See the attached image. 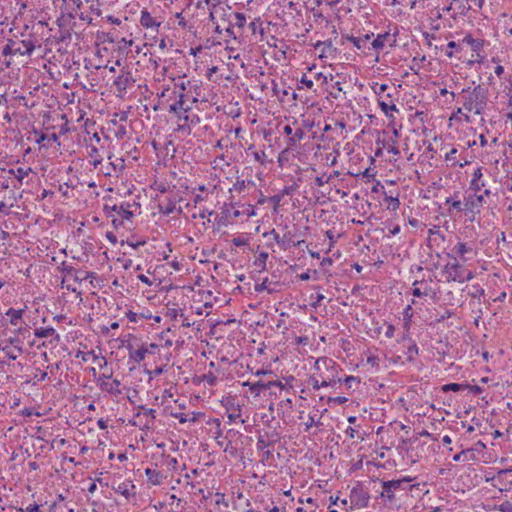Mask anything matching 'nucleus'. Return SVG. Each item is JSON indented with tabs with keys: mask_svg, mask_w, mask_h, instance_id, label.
<instances>
[{
	"mask_svg": "<svg viewBox=\"0 0 512 512\" xmlns=\"http://www.w3.org/2000/svg\"><path fill=\"white\" fill-rule=\"evenodd\" d=\"M463 95V107L467 111H474L475 114L481 115L488 102V89L483 85H477L473 89L467 87L462 89Z\"/></svg>",
	"mask_w": 512,
	"mask_h": 512,
	"instance_id": "1",
	"label": "nucleus"
},
{
	"mask_svg": "<svg viewBox=\"0 0 512 512\" xmlns=\"http://www.w3.org/2000/svg\"><path fill=\"white\" fill-rule=\"evenodd\" d=\"M232 19L233 12L230 6H226L222 11H219V20L216 21L215 33L221 34L224 31L227 37L237 40L241 34H238L232 28Z\"/></svg>",
	"mask_w": 512,
	"mask_h": 512,
	"instance_id": "2",
	"label": "nucleus"
},
{
	"mask_svg": "<svg viewBox=\"0 0 512 512\" xmlns=\"http://www.w3.org/2000/svg\"><path fill=\"white\" fill-rule=\"evenodd\" d=\"M35 49V43L32 39L25 40H13L9 39L7 44L4 46L2 54L8 55H21L30 56Z\"/></svg>",
	"mask_w": 512,
	"mask_h": 512,
	"instance_id": "3",
	"label": "nucleus"
},
{
	"mask_svg": "<svg viewBox=\"0 0 512 512\" xmlns=\"http://www.w3.org/2000/svg\"><path fill=\"white\" fill-rule=\"evenodd\" d=\"M182 201L183 198L180 195V192L177 190H171L170 194L159 203V211L164 215H170L174 212H178V214H181L183 212L182 207L179 206L177 208L176 204Z\"/></svg>",
	"mask_w": 512,
	"mask_h": 512,
	"instance_id": "4",
	"label": "nucleus"
},
{
	"mask_svg": "<svg viewBox=\"0 0 512 512\" xmlns=\"http://www.w3.org/2000/svg\"><path fill=\"white\" fill-rule=\"evenodd\" d=\"M444 272L448 274V281L464 282L471 280L474 277L472 271H468L467 274L464 276L463 267L457 261H455L454 263H448L444 268Z\"/></svg>",
	"mask_w": 512,
	"mask_h": 512,
	"instance_id": "5",
	"label": "nucleus"
},
{
	"mask_svg": "<svg viewBox=\"0 0 512 512\" xmlns=\"http://www.w3.org/2000/svg\"><path fill=\"white\" fill-rule=\"evenodd\" d=\"M410 481H411L410 478L384 481L382 483L383 492L381 493V495L383 497H387V499L391 501L394 499V491H397V489H399V488L404 489V485L408 484Z\"/></svg>",
	"mask_w": 512,
	"mask_h": 512,
	"instance_id": "6",
	"label": "nucleus"
},
{
	"mask_svg": "<svg viewBox=\"0 0 512 512\" xmlns=\"http://www.w3.org/2000/svg\"><path fill=\"white\" fill-rule=\"evenodd\" d=\"M61 271L67 275H72L74 281L81 283L88 278H94L95 273L89 271H77L74 267L67 265L66 262H63L61 265Z\"/></svg>",
	"mask_w": 512,
	"mask_h": 512,
	"instance_id": "7",
	"label": "nucleus"
},
{
	"mask_svg": "<svg viewBox=\"0 0 512 512\" xmlns=\"http://www.w3.org/2000/svg\"><path fill=\"white\" fill-rule=\"evenodd\" d=\"M135 80L129 71H121V74L115 79L114 85L119 94H122L126 89L134 84Z\"/></svg>",
	"mask_w": 512,
	"mask_h": 512,
	"instance_id": "8",
	"label": "nucleus"
},
{
	"mask_svg": "<svg viewBox=\"0 0 512 512\" xmlns=\"http://www.w3.org/2000/svg\"><path fill=\"white\" fill-rule=\"evenodd\" d=\"M112 489L116 493L123 495L127 500L135 495V485L130 480L119 483L113 482Z\"/></svg>",
	"mask_w": 512,
	"mask_h": 512,
	"instance_id": "9",
	"label": "nucleus"
},
{
	"mask_svg": "<svg viewBox=\"0 0 512 512\" xmlns=\"http://www.w3.org/2000/svg\"><path fill=\"white\" fill-rule=\"evenodd\" d=\"M191 109V104H188L186 102V95L183 92H181L178 96V100L170 105L169 112L176 114L178 118L181 120L180 112L183 111L186 113Z\"/></svg>",
	"mask_w": 512,
	"mask_h": 512,
	"instance_id": "10",
	"label": "nucleus"
},
{
	"mask_svg": "<svg viewBox=\"0 0 512 512\" xmlns=\"http://www.w3.org/2000/svg\"><path fill=\"white\" fill-rule=\"evenodd\" d=\"M385 42H390V46H394L396 43V35H391L389 32L378 34L377 37L372 41L371 46L376 51L384 48Z\"/></svg>",
	"mask_w": 512,
	"mask_h": 512,
	"instance_id": "11",
	"label": "nucleus"
},
{
	"mask_svg": "<svg viewBox=\"0 0 512 512\" xmlns=\"http://www.w3.org/2000/svg\"><path fill=\"white\" fill-rule=\"evenodd\" d=\"M240 216L239 210L231 211L227 208V205L223 208L221 211L219 218H218V224L226 226L231 219H235Z\"/></svg>",
	"mask_w": 512,
	"mask_h": 512,
	"instance_id": "12",
	"label": "nucleus"
},
{
	"mask_svg": "<svg viewBox=\"0 0 512 512\" xmlns=\"http://www.w3.org/2000/svg\"><path fill=\"white\" fill-rule=\"evenodd\" d=\"M127 349L129 351V357L134 360L136 363H140L145 359L146 354L148 353L149 349L142 346L141 348L134 350L132 344H128Z\"/></svg>",
	"mask_w": 512,
	"mask_h": 512,
	"instance_id": "13",
	"label": "nucleus"
},
{
	"mask_svg": "<svg viewBox=\"0 0 512 512\" xmlns=\"http://www.w3.org/2000/svg\"><path fill=\"white\" fill-rule=\"evenodd\" d=\"M99 385H100L101 390L106 391L110 394H113L116 396L122 394V391L119 388L121 383L118 379H114L112 382L102 381V382H100Z\"/></svg>",
	"mask_w": 512,
	"mask_h": 512,
	"instance_id": "14",
	"label": "nucleus"
},
{
	"mask_svg": "<svg viewBox=\"0 0 512 512\" xmlns=\"http://www.w3.org/2000/svg\"><path fill=\"white\" fill-rule=\"evenodd\" d=\"M129 207L130 205L127 204V207H123L122 205L120 207H118L117 205H113V206H109V205H105L104 206V210L106 212H117V214L122 218V219H127L129 220L132 216H133V213L129 210Z\"/></svg>",
	"mask_w": 512,
	"mask_h": 512,
	"instance_id": "15",
	"label": "nucleus"
},
{
	"mask_svg": "<svg viewBox=\"0 0 512 512\" xmlns=\"http://www.w3.org/2000/svg\"><path fill=\"white\" fill-rule=\"evenodd\" d=\"M140 24L145 28H155L156 31H158V28L161 23L153 19L150 12H148L147 10H143L141 12Z\"/></svg>",
	"mask_w": 512,
	"mask_h": 512,
	"instance_id": "16",
	"label": "nucleus"
},
{
	"mask_svg": "<svg viewBox=\"0 0 512 512\" xmlns=\"http://www.w3.org/2000/svg\"><path fill=\"white\" fill-rule=\"evenodd\" d=\"M246 25V16L244 13L240 12H233V19H232V28L238 32V34L242 33L240 32L241 29H243Z\"/></svg>",
	"mask_w": 512,
	"mask_h": 512,
	"instance_id": "17",
	"label": "nucleus"
},
{
	"mask_svg": "<svg viewBox=\"0 0 512 512\" xmlns=\"http://www.w3.org/2000/svg\"><path fill=\"white\" fill-rule=\"evenodd\" d=\"M145 474L148 478V482L153 485H159L162 483L163 475L160 471L155 469L146 468Z\"/></svg>",
	"mask_w": 512,
	"mask_h": 512,
	"instance_id": "18",
	"label": "nucleus"
},
{
	"mask_svg": "<svg viewBox=\"0 0 512 512\" xmlns=\"http://www.w3.org/2000/svg\"><path fill=\"white\" fill-rule=\"evenodd\" d=\"M32 172V168H23L18 167L16 169H9L8 173L13 175L21 184L25 177H27Z\"/></svg>",
	"mask_w": 512,
	"mask_h": 512,
	"instance_id": "19",
	"label": "nucleus"
},
{
	"mask_svg": "<svg viewBox=\"0 0 512 512\" xmlns=\"http://www.w3.org/2000/svg\"><path fill=\"white\" fill-rule=\"evenodd\" d=\"M243 386L249 387L250 391L257 397L260 395V392L262 390H267L266 383L262 380H259L257 382H249L246 381L242 384Z\"/></svg>",
	"mask_w": 512,
	"mask_h": 512,
	"instance_id": "20",
	"label": "nucleus"
},
{
	"mask_svg": "<svg viewBox=\"0 0 512 512\" xmlns=\"http://www.w3.org/2000/svg\"><path fill=\"white\" fill-rule=\"evenodd\" d=\"M34 134L36 136L35 142L38 144H42L43 142L47 141L50 142H58V135L56 133H52L50 135L38 132L37 130H34Z\"/></svg>",
	"mask_w": 512,
	"mask_h": 512,
	"instance_id": "21",
	"label": "nucleus"
},
{
	"mask_svg": "<svg viewBox=\"0 0 512 512\" xmlns=\"http://www.w3.org/2000/svg\"><path fill=\"white\" fill-rule=\"evenodd\" d=\"M483 176L482 174V168H477L473 173V178L470 183V188L475 191H480L481 188L484 186V183H480V179Z\"/></svg>",
	"mask_w": 512,
	"mask_h": 512,
	"instance_id": "22",
	"label": "nucleus"
},
{
	"mask_svg": "<svg viewBox=\"0 0 512 512\" xmlns=\"http://www.w3.org/2000/svg\"><path fill=\"white\" fill-rule=\"evenodd\" d=\"M71 36H72V28L64 27V28H59V30L55 34L54 38L58 43H60V42H66V41L70 40Z\"/></svg>",
	"mask_w": 512,
	"mask_h": 512,
	"instance_id": "23",
	"label": "nucleus"
},
{
	"mask_svg": "<svg viewBox=\"0 0 512 512\" xmlns=\"http://www.w3.org/2000/svg\"><path fill=\"white\" fill-rule=\"evenodd\" d=\"M88 156L92 159L91 164L96 169L98 165L102 162V157L99 153V150L96 146H91L88 151Z\"/></svg>",
	"mask_w": 512,
	"mask_h": 512,
	"instance_id": "24",
	"label": "nucleus"
},
{
	"mask_svg": "<svg viewBox=\"0 0 512 512\" xmlns=\"http://www.w3.org/2000/svg\"><path fill=\"white\" fill-rule=\"evenodd\" d=\"M464 43H467L471 46L472 50L478 52L482 47L484 41L481 39H475L471 35H466L463 39Z\"/></svg>",
	"mask_w": 512,
	"mask_h": 512,
	"instance_id": "25",
	"label": "nucleus"
},
{
	"mask_svg": "<svg viewBox=\"0 0 512 512\" xmlns=\"http://www.w3.org/2000/svg\"><path fill=\"white\" fill-rule=\"evenodd\" d=\"M23 313H24V309L16 310L14 308H10L6 312V315L10 317V323L12 325L16 326L18 324V320L22 318Z\"/></svg>",
	"mask_w": 512,
	"mask_h": 512,
	"instance_id": "26",
	"label": "nucleus"
},
{
	"mask_svg": "<svg viewBox=\"0 0 512 512\" xmlns=\"http://www.w3.org/2000/svg\"><path fill=\"white\" fill-rule=\"evenodd\" d=\"M483 195L476 196L475 199L467 200L464 204V210L473 212L475 207L482 206Z\"/></svg>",
	"mask_w": 512,
	"mask_h": 512,
	"instance_id": "27",
	"label": "nucleus"
},
{
	"mask_svg": "<svg viewBox=\"0 0 512 512\" xmlns=\"http://www.w3.org/2000/svg\"><path fill=\"white\" fill-rule=\"evenodd\" d=\"M74 19V15L71 12L67 14H61V16L57 19L56 23L59 28L70 27L72 20Z\"/></svg>",
	"mask_w": 512,
	"mask_h": 512,
	"instance_id": "28",
	"label": "nucleus"
},
{
	"mask_svg": "<svg viewBox=\"0 0 512 512\" xmlns=\"http://www.w3.org/2000/svg\"><path fill=\"white\" fill-rule=\"evenodd\" d=\"M248 28L250 29L253 35H255L257 32H259L261 35H263L264 33L262 21L260 18H255L253 21H251L248 25Z\"/></svg>",
	"mask_w": 512,
	"mask_h": 512,
	"instance_id": "29",
	"label": "nucleus"
},
{
	"mask_svg": "<svg viewBox=\"0 0 512 512\" xmlns=\"http://www.w3.org/2000/svg\"><path fill=\"white\" fill-rule=\"evenodd\" d=\"M54 334H55V329L52 327H45V328L41 327V328L35 329V331H34V335L37 338H46V337L52 336Z\"/></svg>",
	"mask_w": 512,
	"mask_h": 512,
	"instance_id": "30",
	"label": "nucleus"
},
{
	"mask_svg": "<svg viewBox=\"0 0 512 512\" xmlns=\"http://www.w3.org/2000/svg\"><path fill=\"white\" fill-rule=\"evenodd\" d=\"M452 251L461 258H464V255L468 252H471L472 248L468 247L465 243L459 242L457 245L454 246Z\"/></svg>",
	"mask_w": 512,
	"mask_h": 512,
	"instance_id": "31",
	"label": "nucleus"
},
{
	"mask_svg": "<svg viewBox=\"0 0 512 512\" xmlns=\"http://www.w3.org/2000/svg\"><path fill=\"white\" fill-rule=\"evenodd\" d=\"M346 40L353 43V45L358 49L365 48V39H362V37H355L353 35H347Z\"/></svg>",
	"mask_w": 512,
	"mask_h": 512,
	"instance_id": "32",
	"label": "nucleus"
},
{
	"mask_svg": "<svg viewBox=\"0 0 512 512\" xmlns=\"http://www.w3.org/2000/svg\"><path fill=\"white\" fill-rule=\"evenodd\" d=\"M49 512H69L68 504L65 502H54L50 506Z\"/></svg>",
	"mask_w": 512,
	"mask_h": 512,
	"instance_id": "33",
	"label": "nucleus"
},
{
	"mask_svg": "<svg viewBox=\"0 0 512 512\" xmlns=\"http://www.w3.org/2000/svg\"><path fill=\"white\" fill-rule=\"evenodd\" d=\"M467 294L472 298H479L484 294V289L480 285H472Z\"/></svg>",
	"mask_w": 512,
	"mask_h": 512,
	"instance_id": "34",
	"label": "nucleus"
},
{
	"mask_svg": "<svg viewBox=\"0 0 512 512\" xmlns=\"http://www.w3.org/2000/svg\"><path fill=\"white\" fill-rule=\"evenodd\" d=\"M466 387L465 384H460V383H449V384H445L443 387H442V390L444 392H448V391H454V392H458V391H461V390H464Z\"/></svg>",
	"mask_w": 512,
	"mask_h": 512,
	"instance_id": "35",
	"label": "nucleus"
},
{
	"mask_svg": "<svg viewBox=\"0 0 512 512\" xmlns=\"http://www.w3.org/2000/svg\"><path fill=\"white\" fill-rule=\"evenodd\" d=\"M100 171L105 176H112L114 173H116V163H108L106 166L101 167Z\"/></svg>",
	"mask_w": 512,
	"mask_h": 512,
	"instance_id": "36",
	"label": "nucleus"
},
{
	"mask_svg": "<svg viewBox=\"0 0 512 512\" xmlns=\"http://www.w3.org/2000/svg\"><path fill=\"white\" fill-rule=\"evenodd\" d=\"M268 258L267 252H261L255 261V265L261 268V270H265L266 268V260Z\"/></svg>",
	"mask_w": 512,
	"mask_h": 512,
	"instance_id": "37",
	"label": "nucleus"
},
{
	"mask_svg": "<svg viewBox=\"0 0 512 512\" xmlns=\"http://www.w3.org/2000/svg\"><path fill=\"white\" fill-rule=\"evenodd\" d=\"M264 290H267L268 293H273L275 290L272 288H269L268 286V278H265L262 283L255 285V291L256 292H262Z\"/></svg>",
	"mask_w": 512,
	"mask_h": 512,
	"instance_id": "38",
	"label": "nucleus"
},
{
	"mask_svg": "<svg viewBox=\"0 0 512 512\" xmlns=\"http://www.w3.org/2000/svg\"><path fill=\"white\" fill-rule=\"evenodd\" d=\"M224 6L214 5L213 10L209 14V19L216 24V21L219 20V11H222Z\"/></svg>",
	"mask_w": 512,
	"mask_h": 512,
	"instance_id": "39",
	"label": "nucleus"
},
{
	"mask_svg": "<svg viewBox=\"0 0 512 512\" xmlns=\"http://www.w3.org/2000/svg\"><path fill=\"white\" fill-rule=\"evenodd\" d=\"M436 236H439L440 240H444V236L438 230H434V229L428 230L429 245H431L433 242H436Z\"/></svg>",
	"mask_w": 512,
	"mask_h": 512,
	"instance_id": "40",
	"label": "nucleus"
},
{
	"mask_svg": "<svg viewBox=\"0 0 512 512\" xmlns=\"http://www.w3.org/2000/svg\"><path fill=\"white\" fill-rule=\"evenodd\" d=\"M379 103V106L381 108V110L386 114L388 115V112L391 110V111H398V109L396 108V105L395 104H387L385 101H378Z\"/></svg>",
	"mask_w": 512,
	"mask_h": 512,
	"instance_id": "41",
	"label": "nucleus"
},
{
	"mask_svg": "<svg viewBox=\"0 0 512 512\" xmlns=\"http://www.w3.org/2000/svg\"><path fill=\"white\" fill-rule=\"evenodd\" d=\"M292 238H293V235L291 232H287L283 235V237L281 238V243L280 245L284 248V249H287L289 247V244L290 242H292Z\"/></svg>",
	"mask_w": 512,
	"mask_h": 512,
	"instance_id": "42",
	"label": "nucleus"
},
{
	"mask_svg": "<svg viewBox=\"0 0 512 512\" xmlns=\"http://www.w3.org/2000/svg\"><path fill=\"white\" fill-rule=\"evenodd\" d=\"M253 157L254 159L261 163V164H265V161H266V153L264 150H261V151H255L253 152Z\"/></svg>",
	"mask_w": 512,
	"mask_h": 512,
	"instance_id": "43",
	"label": "nucleus"
},
{
	"mask_svg": "<svg viewBox=\"0 0 512 512\" xmlns=\"http://www.w3.org/2000/svg\"><path fill=\"white\" fill-rule=\"evenodd\" d=\"M467 454H473L472 450H462L461 452L454 455L453 460L455 462L463 461L466 459Z\"/></svg>",
	"mask_w": 512,
	"mask_h": 512,
	"instance_id": "44",
	"label": "nucleus"
},
{
	"mask_svg": "<svg viewBox=\"0 0 512 512\" xmlns=\"http://www.w3.org/2000/svg\"><path fill=\"white\" fill-rule=\"evenodd\" d=\"M387 200L389 201L388 207H387L389 210L395 211V210H397L399 208L400 201H399L398 198L390 197Z\"/></svg>",
	"mask_w": 512,
	"mask_h": 512,
	"instance_id": "45",
	"label": "nucleus"
},
{
	"mask_svg": "<svg viewBox=\"0 0 512 512\" xmlns=\"http://www.w3.org/2000/svg\"><path fill=\"white\" fill-rule=\"evenodd\" d=\"M232 243H233V245H235L237 247L246 246V245H248V239L245 237L239 236V237L233 238Z\"/></svg>",
	"mask_w": 512,
	"mask_h": 512,
	"instance_id": "46",
	"label": "nucleus"
},
{
	"mask_svg": "<svg viewBox=\"0 0 512 512\" xmlns=\"http://www.w3.org/2000/svg\"><path fill=\"white\" fill-rule=\"evenodd\" d=\"M271 445V442L270 441H266L264 439V436L260 435L257 439V447L258 449L260 450H264L266 447L270 446Z\"/></svg>",
	"mask_w": 512,
	"mask_h": 512,
	"instance_id": "47",
	"label": "nucleus"
},
{
	"mask_svg": "<svg viewBox=\"0 0 512 512\" xmlns=\"http://www.w3.org/2000/svg\"><path fill=\"white\" fill-rule=\"evenodd\" d=\"M420 283L421 282H419V281H415L413 283V289H412L413 296L421 297V296L427 295L426 291L422 292L421 289L417 287V285L420 284Z\"/></svg>",
	"mask_w": 512,
	"mask_h": 512,
	"instance_id": "48",
	"label": "nucleus"
},
{
	"mask_svg": "<svg viewBox=\"0 0 512 512\" xmlns=\"http://www.w3.org/2000/svg\"><path fill=\"white\" fill-rule=\"evenodd\" d=\"M446 203H451V206L457 211L464 210V208H462V203L460 200H452L451 198H447Z\"/></svg>",
	"mask_w": 512,
	"mask_h": 512,
	"instance_id": "49",
	"label": "nucleus"
},
{
	"mask_svg": "<svg viewBox=\"0 0 512 512\" xmlns=\"http://www.w3.org/2000/svg\"><path fill=\"white\" fill-rule=\"evenodd\" d=\"M498 510L501 512H512V503L505 501L498 506Z\"/></svg>",
	"mask_w": 512,
	"mask_h": 512,
	"instance_id": "50",
	"label": "nucleus"
},
{
	"mask_svg": "<svg viewBox=\"0 0 512 512\" xmlns=\"http://www.w3.org/2000/svg\"><path fill=\"white\" fill-rule=\"evenodd\" d=\"M267 389H271L272 387H278L280 390L285 389V385L281 381H269L266 382Z\"/></svg>",
	"mask_w": 512,
	"mask_h": 512,
	"instance_id": "51",
	"label": "nucleus"
},
{
	"mask_svg": "<svg viewBox=\"0 0 512 512\" xmlns=\"http://www.w3.org/2000/svg\"><path fill=\"white\" fill-rule=\"evenodd\" d=\"M332 176H328L327 178H324V175L323 176H319V177H316L315 179V184L318 186V187H321L325 184H327L330 180H331Z\"/></svg>",
	"mask_w": 512,
	"mask_h": 512,
	"instance_id": "52",
	"label": "nucleus"
},
{
	"mask_svg": "<svg viewBox=\"0 0 512 512\" xmlns=\"http://www.w3.org/2000/svg\"><path fill=\"white\" fill-rule=\"evenodd\" d=\"M388 88V85L387 84H375L373 86V90L374 92L377 94V95H381L382 93H384Z\"/></svg>",
	"mask_w": 512,
	"mask_h": 512,
	"instance_id": "53",
	"label": "nucleus"
},
{
	"mask_svg": "<svg viewBox=\"0 0 512 512\" xmlns=\"http://www.w3.org/2000/svg\"><path fill=\"white\" fill-rule=\"evenodd\" d=\"M21 512H42L38 504H30L25 509H20Z\"/></svg>",
	"mask_w": 512,
	"mask_h": 512,
	"instance_id": "54",
	"label": "nucleus"
},
{
	"mask_svg": "<svg viewBox=\"0 0 512 512\" xmlns=\"http://www.w3.org/2000/svg\"><path fill=\"white\" fill-rule=\"evenodd\" d=\"M456 153H457V149H456V148H453V149H451V151H450V152H448V153L446 154L445 159H446L447 161H453L452 165H456V164H457V162L455 161V159H456V157H455Z\"/></svg>",
	"mask_w": 512,
	"mask_h": 512,
	"instance_id": "55",
	"label": "nucleus"
},
{
	"mask_svg": "<svg viewBox=\"0 0 512 512\" xmlns=\"http://www.w3.org/2000/svg\"><path fill=\"white\" fill-rule=\"evenodd\" d=\"M408 353H409V356H408L409 360H412L413 356L418 354V347H417L416 343H413L412 345H410L408 347Z\"/></svg>",
	"mask_w": 512,
	"mask_h": 512,
	"instance_id": "56",
	"label": "nucleus"
},
{
	"mask_svg": "<svg viewBox=\"0 0 512 512\" xmlns=\"http://www.w3.org/2000/svg\"><path fill=\"white\" fill-rule=\"evenodd\" d=\"M344 383H345L349 388H351V387H352V383H357V384H359V383H360V380H359L357 377H354V376H347V377L344 379Z\"/></svg>",
	"mask_w": 512,
	"mask_h": 512,
	"instance_id": "57",
	"label": "nucleus"
},
{
	"mask_svg": "<svg viewBox=\"0 0 512 512\" xmlns=\"http://www.w3.org/2000/svg\"><path fill=\"white\" fill-rule=\"evenodd\" d=\"M138 409L142 410L144 415L151 416L152 419H155V410L154 409L145 408V406H142V405L139 406Z\"/></svg>",
	"mask_w": 512,
	"mask_h": 512,
	"instance_id": "58",
	"label": "nucleus"
},
{
	"mask_svg": "<svg viewBox=\"0 0 512 512\" xmlns=\"http://www.w3.org/2000/svg\"><path fill=\"white\" fill-rule=\"evenodd\" d=\"M296 184L285 186L281 192V194L284 195H292L293 192L296 190Z\"/></svg>",
	"mask_w": 512,
	"mask_h": 512,
	"instance_id": "59",
	"label": "nucleus"
},
{
	"mask_svg": "<svg viewBox=\"0 0 512 512\" xmlns=\"http://www.w3.org/2000/svg\"><path fill=\"white\" fill-rule=\"evenodd\" d=\"M466 387L465 389H468L470 392L474 393V394H480L482 392V388L478 385H469V384H465Z\"/></svg>",
	"mask_w": 512,
	"mask_h": 512,
	"instance_id": "60",
	"label": "nucleus"
},
{
	"mask_svg": "<svg viewBox=\"0 0 512 512\" xmlns=\"http://www.w3.org/2000/svg\"><path fill=\"white\" fill-rule=\"evenodd\" d=\"M348 401V398L346 397H343V396H338V397H332V398H329L328 399V402H334V403H337V404H344Z\"/></svg>",
	"mask_w": 512,
	"mask_h": 512,
	"instance_id": "61",
	"label": "nucleus"
},
{
	"mask_svg": "<svg viewBox=\"0 0 512 512\" xmlns=\"http://www.w3.org/2000/svg\"><path fill=\"white\" fill-rule=\"evenodd\" d=\"M171 416L179 419V422L182 424L186 423L188 421V418H187L186 414H184V413H171Z\"/></svg>",
	"mask_w": 512,
	"mask_h": 512,
	"instance_id": "62",
	"label": "nucleus"
},
{
	"mask_svg": "<svg viewBox=\"0 0 512 512\" xmlns=\"http://www.w3.org/2000/svg\"><path fill=\"white\" fill-rule=\"evenodd\" d=\"M304 136H305V132L301 128L296 129L295 132L293 133V137L297 141L302 140L304 138Z\"/></svg>",
	"mask_w": 512,
	"mask_h": 512,
	"instance_id": "63",
	"label": "nucleus"
},
{
	"mask_svg": "<svg viewBox=\"0 0 512 512\" xmlns=\"http://www.w3.org/2000/svg\"><path fill=\"white\" fill-rule=\"evenodd\" d=\"M245 188V181L244 180H237V182L234 184L233 189L238 192H242Z\"/></svg>",
	"mask_w": 512,
	"mask_h": 512,
	"instance_id": "64",
	"label": "nucleus"
}]
</instances>
